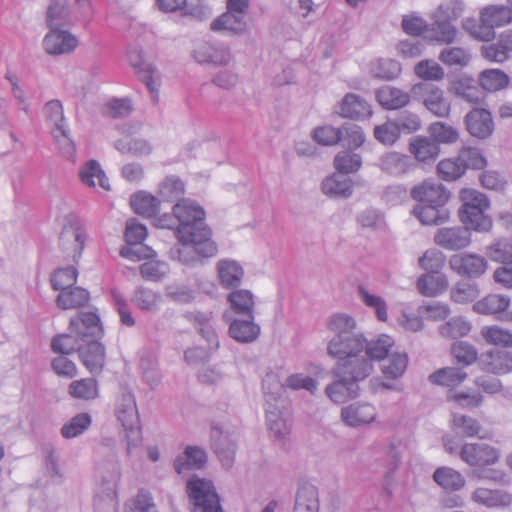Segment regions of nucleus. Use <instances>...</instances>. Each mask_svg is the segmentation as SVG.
<instances>
[{
    "instance_id": "nucleus-55",
    "label": "nucleus",
    "mask_w": 512,
    "mask_h": 512,
    "mask_svg": "<svg viewBox=\"0 0 512 512\" xmlns=\"http://www.w3.org/2000/svg\"><path fill=\"white\" fill-rule=\"evenodd\" d=\"M479 85L487 91H498L509 84L508 75L499 69H487L479 75Z\"/></svg>"
},
{
    "instance_id": "nucleus-30",
    "label": "nucleus",
    "mask_w": 512,
    "mask_h": 512,
    "mask_svg": "<svg viewBox=\"0 0 512 512\" xmlns=\"http://www.w3.org/2000/svg\"><path fill=\"white\" fill-rule=\"evenodd\" d=\"M409 152L418 162L429 163L438 157L440 147L431 137L415 136L410 139Z\"/></svg>"
},
{
    "instance_id": "nucleus-33",
    "label": "nucleus",
    "mask_w": 512,
    "mask_h": 512,
    "mask_svg": "<svg viewBox=\"0 0 512 512\" xmlns=\"http://www.w3.org/2000/svg\"><path fill=\"white\" fill-rule=\"evenodd\" d=\"M227 301L230 303V310L225 312H232V315L237 317L254 316L255 304L251 291L235 290L228 295Z\"/></svg>"
},
{
    "instance_id": "nucleus-59",
    "label": "nucleus",
    "mask_w": 512,
    "mask_h": 512,
    "mask_svg": "<svg viewBox=\"0 0 512 512\" xmlns=\"http://www.w3.org/2000/svg\"><path fill=\"white\" fill-rule=\"evenodd\" d=\"M185 187L183 181L175 176L166 177L159 186V193L162 200L166 202L181 201Z\"/></svg>"
},
{
    "instance_id": "nucleus-39",
    "label": "nucleus",
    "mask_w": 512,
    "mask_h": 512,
    "mask_svg": "<svg viewBox=\"0 0 512 512\" xmlns=\"http://www.w3.org/2000/svg\"><path fill=\"white\" fill-rule=\"evenodd\" d=\"M413 214L425 225H439L449 219V211L445 206L418 204Z\"/></svg>"
},
{
    "instance_id": "nucleus-9",
    "label": "nucleus",
    "mask_w": 512,
    "mask_h": 512,
    "mask_svg": "<svg viewBox=\"0 0 512 512\" xmlns=\"http://www.w3.org/2000/svg\"><path fill=\"white\" fill-rule=\"evenodd\" d=\"M191 512H223L220 497L213 482L192 475L186 482Z\"/></svg>"
},
{
    "instance_id": "nucleus-40",
    "label": "nucleus",
    "mask_w": 512,
    "mask_h": 512,
    "mask_svg": "<svg viewBox=\"0 0 512 512\" xmlns=\"http://www.w3.org/2000/svg\"><path fill=\"white\" fill-rule=\"evenodd\" d=\"M394 346V340L392 337L382 334L377 338L367 340L365 338L364 351L366 359H369L373 364L374 360H384Z\"/></svg>"
},
{
    "instance_id": "nucleus-29",
    "label": "nucleus",
    "mask_w": 512,
    "mask_h": 512,
    "mask_svg": "<svg viewBox=\"0 0 512 512\" xmlns=\"http://www.w3.org/2000/svg\"><path fill=\"white\" fill-rule=\"evenodd\" d=\"M46 24L51 30H62L72 25V16L66 0H50L46 11Z\"/></svg>"
},
{
    "instance_id": "nucleus-49",
    "label": "nucleus",
    "mask_w": 512,
    "mask_h": 512,
    "mask_svg": "<svg viewBox=\"0 0 512 512\" xmlns=\"http://www.w3.org/2000/svg\"><path fill=\"white\" fill-rule=\"evenodd\" d=\"M467 377V373L459 367H444L429 376L433 384L455 387L460 385Z\"/></svg>"
},
{
    "instance_id": "nucleus-10",
    "label": "nucleus",
    "mask_w": 512,
    "mask_h": 512,
    "mask_svg": "<svg viewBox=\"0 0 512 512\" xmlns=\"http://www.w3.org/2000/svg\"><path fill=\"white\" fill-rule=\"evenodd\" d=\"M87 240L85 222L75 213H69L63 218L59 235V244L63 251L72 254L73 259L80 258Z\"/></svg>"
},
{
    "instance_id": "nucleus-52",
    "label": "nucleus",
    "mask_w": 512,
    "mask_h": 512,
    "mask_svg": "<svg viewBox=\"0 0 512 512\" xmlns=\"http://www.w3.org/2000/svg\"><path fill=\"white\" fill-rule=\"evenodd\" d=\"M431 32L437 42L450 44L455 41L457 29L451 21L437 12L434 16V22L431 24Z\"/></svg>"
},
{
    "instance_id": "nucleus-61",
    "label": "nucleus",
    "mask_w": 512,
    "mask_h": 512,
    "mask_svg": "<svg viewBox=\"0 0 512 512\" xmlns=\"http://www.w3.org/2000/svg\"><path fill=\"white\" fill-rule=\"evenodd\" d=\"M78 271L73 266L59 268L50 278L51 286L56 291H64L72 287L77 281Z\"/></svg>"
},
{
    "instance_id": "nucleus-46",
    "label": "nucleus",
    "mask_w": 512,
    "mask_h": 512,
    "mask_svg": "<svg viewBox=\"0 0 512 512\" xmlns=\"http://www.w3.org/2000/svg\"><path fill=\"white\" fill-rule=\"evenodd\" d=\"M89 300V292L81 287H70L60 292L56 298V305L64 310L84 306Z\"/></svg>"
},
{
    "instance_id": "nucleus-18",
    "label": "nucleus",
    "mask_w": 512,
    "mask_h": 512,
    "mask_svg": "<svg viewBox=\"0 0 512 512\" xmlns=\"http://www.w3.org/2000/svg\"><path fill=\"white\" fill-rule=\"evenodd\" d=\"M449 266L458 275L472 279L482 276L488 264L486 259L478 254L460 253L450 257Z\"/></svg>"
},
{
    "instance_id": "nucleus-26",
    "label": "nucleus",
    "mask_w": 512,
    "mask_h": 512,
    "mask_svg": "<svg viewBox=\"0 0 512 512\" xmlns=\"http://www.w3.org/2000/svg\"><path fill=\"white\" fill-rule=\"evenodd\" d=\"M478 84L479 82L474 78L461 75L451 81L449 91L468 103L479 104L483 100L484 94Z\"/></svg>"
},
{
    "instance_id": "nucleus-8",
    "label": "nucleus",
    "mask_w": 512,
    "mask_h": 512,
    "mask_svg": "<svg viewBox=\"0 0 512 512\" xmlns=\"http://www.w3.org/2000/svg\"><path fill=\"white\" fill-rule=\"evenodd\" d=\"M365 346V336L362 333L345 337H332L327 344V354L337 359L336 364H349V368H357L362 363H367L370 371L373 364L362 354Z\"/></svg>"
},
{
    "instance_id": "nucleus-37",
    "label": "nucleus",
    "mask_w": 512,
    "mask_h": 512,
    "mask_svg": "<svg viewBox=\"0 0 512 512\" xmlns=\"http://www.w3.org/2000/svg\"><path fill=\"white\" fill-rule=\"evenodd\" d=\"M212 31H229L232 34H242L246 29L245 16L227 10L210 24Z\"/></svg>"
},
{
    "instance_id": "nucleus-6",
    "label": "nucleus",
    "mask_w": 512,
    "mask_h": 512,
    "mask_svg": "<svg viewBox=\"0 0 512 512\" xmlns=\"http://www.w3.org/2000/svg\"><path fill=\"white\" fill-rule=\"evenodd\" d=\"M115 415L125 430L127 453L130 455L142 443L140 419L132 392L121 390L115 403Z\"/></svg>"
},
{
    "instance_id": "nucleus-44",
    "label": "nucleus",
    "mask_w": 512,
    "mask_h": 512,
    "mask_svg": "<svg viewBox=\"0 0 512 512\" xmlns=\"http://www.w3.org/2000/svg\"><path fill=\"white\" fill-rule=\"evenodd\" d=\"M401 71L400 63L390 58H379L370 64L371 75L384 81H392L398 78Z\"/></svg>"
},
{
    "instance_id": "nucleus-36",
    "label": "nucleus",
    "mask_w": 512,
    "mask_h": 512,
    "mask_svg": "<svg viewBox=\"0 0 512 512\" xmlns=\"http://www.w3.org/2000/svg\"><path fill=\"white\" fill-rule=\"evenodd\" d=\"M419 293L426 297H435L448 289V279L444 274L427 273L417 280Z\"/></svg>"
},
{
    "instance_id": "nucleus-35",
    "label": "nucleus",
    "mask_w": 512,
    "mask_h": 512,
    "mask_svg": "<svg viewBox=\"0 0 512 512\" xmlns=\"http://www.w3.org/2000/svg\"><path fill=\"white\" fill-rule=\"evenodd\" d=\"M433 480L446 492H457L466 483L464 476L451 467H439L433 473Z\"/></svg>"
},
{
    "instance_id": "nucleus-7",
    "label": "nucleus",
    "mask_w": 512,
    "mask_h": 512,
    "mask_svg": "<svg viewBox=\"0 0 512 512\" xmlns=\"http://www.w3.org/2000/svg\"><path fill=\"white\" fill-rule=\"evenodd\" d=\"M265 397V412L268 430L275 439H283L289 434L290 428L281 415L283 403V386L274 377H267L263 381Z\"/></svg>"
},
{
    "instance_id": "nucleus-43",
    "label": "nucleus",
    "mask_w": 512,
    "mask_h": 512,
    "mask_svg": "<svg viewBox=\"0 0 512 512\" xmlns=\"http://www.w3.org/2000/svg\"><path fill=\"white\" fill-rule=\"evenodd\" d=\"M476 503L487 507L507 506L512 501L511 494L502 490H490L487 488H477L471 496Z\"/></svg>"
},
{
    "instance_id": "nucleus-41",
    "label": "nucleus",
    "mask_w": 512,
    "mask_h": 512,
    "mask_svg": "<svg viewBox=\"0 0 512 512\" xmlns=\"http://www.w3.org/2000/svg\"><path fill=\"white\" fill-rule=\"evenodd\" d=\"M408 355L406 353L395 352L386 357L381 364V372L385 379H400L408 366Z\"/></svg>"
},
{
    "instance_id": "nucleus-53",
    "label": "nucleus",
    "mask_w": 512,
    "mask_h": 512,
    "mask_svg": "<svg viewBox=\"0 0 512 512\" xmlns=\"http://www.w3.org/2000/svg\"><path fill=\"white\" fill-rule=\"evenodd\" d=\"M79 175L82 183L89 187H95L94 178H96L100 187L105 190L110 189L108 178L96 160H89L80 170Z\"/></svg>"
},
{
    "instance_id": "nucleus-23",
    "label": "nucleus",
    "mask_w": 512,
    "mask_h": 512,
    "mask_svg": "<svg viewBox=\"0 0 512 512\" xmlns=\"http://www.w3.org/2000/svg\"><path fill=\"white\" fill-rule=\"evenodd\" d=\"M194 59L201 64H212L214 66H226L231 61V52L229 47L223 44H212L203 42L199 44L194 52Z\"/></svg>"
},
{
    "instance_id": "nucleus-54",
    "label": "nucleus",
    "mask_w": 512,
    "mask_h": 512,
    "mask_svg": "<svg viewBox=\"0 0 512 512\" xmlns=\"http://www.w3.org/2000/svg\"><path fill=\"white\" fill-rule=\"evenodd\" d=\"M91 423L92 418L90 414L78 413L61 427V436L65 439L76 438L88 430Z\"/></svg>"
},
{
    "instance_id": "nucleus-24",
    "label": "nucleus",
    "mask_w": 512,
    "mask_h": 512,
    "mask_svg": "<svg viewBox=\"0 0 512 512\" xmlns=\"http://www.w3.org/2000/svg\"><path fill=\"white\" fill-rule=\"evenodd\" d=\"M378 166L388 175L401 177L413 171L417 165L410 156L392 151L379 158Z\"/></svg>"
},
{
    "instance_id": "nucleus-21",
    "label": "nucleus",
    "mask_w": 512,
    "mask_h": 512,
    "mask_svg": "<svg viewBox=\"0 0 512 512\" xmlns=\"http://www.w3.org/2000/svg\"><path fill=\"white\" fill-rule=\"evenodd\" d=\"M469 134L478 139H487L494 131V122L489 110L474 108L464 117Z\"/></svg>"
},
{
    "instance_id": "nucleus-45",
    "label": "nucleus",
    "mask_w": 512,
    "mask_h": 512,
    "mask_svg": "<svg viewBox=\"0 0 512 512\" xmlns=\"http://www.w3.org/2000/svg\"><path fill=\"white\" fill-rule=\"evenodd\" d=\"M346 174H334L327 177L322 182V191L324 194L332 197L347 198L352 194L351 180Z\"/></svg>"
},
{
    "instance_id": "nucleus-51",
    "label": "nucleus",
    "mask_w": 512,
    "mask_h": 512,
    "mask_svg": "<svg viewBox=\"0 0 512 512\" xmlns=\"http://www.w3.org/2000/svg\"><path fill=\"white\" fill-rule=\"evenodd\" d=\"M69 331L70 333L68 334H59L52 338L51 349L53 352L62 355L79 352L82 340L71 330V323L69 324Z\"/></svg>"
},
{
    "instance_id": "nucleus-22",
    "label": "nucleus",
    "mask_w": 512,
    "mask_h": 512,
    "mask_svg": "<svg viewBox=\"0 0 512 512\" xmlns=\"http://www.w3.org/2000/svg\"><path fill=\"white\" fill-rule=\"evenodd\" d=\"M78 44L77 37L67 30H51L43 39V48L49 55L70 54Z\"/></svg>"
},
{
    "instance_id": "nucleus-25",
    "label": "nucleus",
    "mask_w": 512,
    "mask_h": 512,
    "mask_svg": "<svg viewBox=\"0 0 512 512\" xmlns=\"http://www.w3.org/2000/svg\"><path fill=\"white\" fill-rule=\"evenodd\" d=\"M207 461V453L202 447L189 445L175 458L173 467L177 474H183L190 470L203 469Z\"/></svg>"
},
{
    "instance_id": "nucleus-64",
    "label": "nucleus",
    "mask_w": 512,
    "mask_h": 512,
    "mask_svg": "<svg viewBox=\"0 0 512 512\" xmlns=\"http://www.w3.org/2000/svg\"><path fill=\"white\" fill-rule=\"evenodd\" d=\"M471 330V325L462 317L451 318L439 327L440 334L445 338L457 339L466 336Z\"/></svg>"
},
{
    "instance_id": "nucleus-11",
    "label": "nucleus",
    "mask_w": 512,
    "mask_h": 512,
    "mask_svg": "<svg viewBox=\"0 0 512 512\" xmlns=\"http://www.w3.org/2000/svg\"><path fill=\"white\" fill-rule=\"evenodd\" d=\"M411 95L436 117L445 118L450 113V102L445 98L443 90L434 84L427 82L414 84L411 87Z\"/></svg>"
},
{
    "instance_id": "nucleus-57",
    "label": "nucleus",
    "mask_w": 512,
    "mask_h": 512,
    "mask_svg": "<svg viewBox=\"0 0 512 512\" xmlns=\"http://www.w3.org/2000/svg\"><path fill=\"white\" fill-rule=\"evenodd\" d=\"M68 390L69 394L76 399L93 400L98 397V383L94 378L73 381Z\"/></svg>"
},
{
    "instance_id": "nucleus-58",
    "label": "nucleus",
    "mask_w": 512,
    "mask_h": 512,
    "mask_svg": "<svg viewBox=\"0 0 512 512\" xmlns=\"http://www.w3.org/2000/svg\"><path fill=\"white\" fill-rule=\"evenodd\" d=\"M486 255L492 261L512 264V239L502 238L486 248Z\"/></svg>"
},
{
    "instance_id": "nucleus-17",
    "label": "nucleus",
    "mask_w": 512,
    "mask_h": 512,
    "mask_svg": "<svg viewBox=\"0 0 512 512\" xmlns=\"http://www.w3.org/2000/svg\"><path fill=\"white\" fill-rule=\"evenodd\" d=\"M479 369L493 375H505L512 372V352L493 348L483 352L478 359Z\"/></svg>"
},
{
    "instance_id": "nucleus-34",
    "label": "nucleus",
    "mask_w": 512,
    "mask_h": 512,
    "mask_svg": "<svg viewBox=\"0 0 512 512\" xmlns=\"http://www.w3.org/2000/svg\"><path fill=\"white\" fill-rule=\"evenodd\" d=\"M156 5L163 12L179 11L182 16H190L196 19L204 15L203 6L198 0L189 2L188 0H156Z\"/></svg>"
},
{
    "instance_id": "nucleus-48",
    "label": "nucleus",
    "mask_w": 512,
    "mask_h": 512,
    "mask_svg": "<svg viewBox=\"0 0 512 512\" xmlns=\"http://www.w3.org/2000/svg\"><path fill=\"white\" fill-rule=\"evenodd\" d=\"M510 299L504 295L490 294L473 304V310L482 315L496 314L505 311Z\"/></svg>"
},
{
    "instance_id": "nucleus-42",
    "label": "nucleus",
    "mask_w": 512,
    "mask_h": 512,
    "mask_svg": "<svg viewBox=\"0 0 512 512\" xmlns=\"http://www.w3.org/2000/svg\"><path fill=\"white\" fill-rule=\"evenodd\" d=\"M450 427L456 436L462 438L479 436L481 431V425L477 419L458 413L452 414Z\"/></svg>"
},
{
    "instance_id": "nucleus-16",
    "label": "nucleus",
    "mask_w": 512,
    "mask_h": 512,
    "mask_svg": "<svg viewBox=\"0 0 512 512\" xmlns=\"http://www.w3.org/2000/svg\"><path fill=\"white\" fill-rule=\"evenodd\" d=\"M129 62L134 68L140 81H142L150 92L153 101L158 99L160 86V74L156 68L142 58V53L137 48L130 49L127 53Z\"/></svg>"
},
{
    "instance_id": "nucleus-50",
    "label": "nucleus",
    "mask_w": 512,
    "mask_h": 512,
    "mask_svg": "<svg viewBox=\"0 0 512 512\" xmlns=\"http://www.w3.org/2000/svg\"><path fill=\"white\" fill-rule=\"evenodd\" d=\"M327 328L334 334L333 337L341 338L358 333L355 332V319L345 313H337L330 316L327 320Z\"/></svg>"
},
{
    "instance_id": "nucleus-1",
    "label": "nucleus",
    "mask_w": 512,
    "mask_h": 512,
    "mask_svg": "<svg viewBox=\"0 0 512 512\" xmlns=\"http://www.w3.org/2000/svg\"><path fill=\"white\" fill-rule=\"evenodd\" d=\"M172 211L178 219L175 235L179 242L192 243L203 258L215 256L217 245L211 239V230L204 221V209L194 201L182 199L173 206Z\"/></svg>"
},
{
    "instance_id": "nucleus-62",
    "label": "nucleus",
    "mask_w": 512,
    "mask_h": 512,
    "mask_svg": "<svg viewBox=\"0 0 512 512\" xmlns=\"http://www.w3.org/2000/svg\"><path fill=\"white\" fill-rule=\"evenodd\" d=\"M340 143L348 149H357L365 142V134L362 128L353 123H345L340 127Z\"/></svg>"
},
{
    "instance_id": "nucleus-31",
    "label": "nucleus",
    "mask_w": 512,
    "mask_h": 512,
    "mask_svg": "<svg viewBox=\"0 0 512 512\" xmlns=\"http://www.w3.org/2000/svg\"><path fill=\"white\" fill-rule=\"evenodd\" d=\"M339 114L344 118L365 119L372 115L371 106L359 95L348 93L340 103Z\"/></svg>"
},
{
    "instance_id": "nucleus-38",
    "label": "nucleus",
    "mask_w": 512,
    "mask_h": 512,
    "mask_svg": "<svg viewBox=\"0 0 512 512\" xmlns=\"http://www.w3.org/2000/svg\"><path fill=\"white\" fill-rule=\"evenodd\" d=\"M160 201L153 195L140 191L130 198V205L133 211L146 218L155 217L159 211Z\"/></svg>"
},
{
    "instance_id": "nucleus-32",
    "label": "nucleus",
    "mask_w": 512,
    "mask_h": 512,
    "mask_svg": "<svg viewBox=\"0 0 512 512\" xmlns=\"http://www.w3.org/2000/svg\"><path fill=\"white\" fill-rule=\"evenodd\" d=\"M217 270L220 283L224 288L234 289L240 286L244 271L235 260H220L217 264Z\"/></svg>"
},
{
    "instance_id": "nucleus-28",
    "label": "nucleus",
    "mask_w": 512,
    "mask_h": 512,
    "mask_svg": "<svg viewBox=\"0 0 512 512\" xmlns=\"http://www.w3.org/2000/svg\"><path fill=\"white\" fill-rule=\"evenodd\" d=\"M375 96L378 103L386 110L401 109L407 106L412 98L411 92L390 85L379 88Z\"/></svg>"
},
{
    "instance_id": "nucleus-56",
    "label": "nucleus",
    "mask_w": 512,
    "mask_h": 512,
    "mask_svg": "<svg viewBox=\"0 0 512 512\" xmlns=\"http://www.w3.org/2000/svg\"><path fill=\"white\" fill-rule=\"evenodd\" d=\"M481 336L490 345L512 348V331L498 325L483 327Z\"/></svg>"
},
{
    "instance_id": "nucleus-12",
    "label": "nucleus",
    "mask_w": 512,
    "mask_h": 512,
    "mask_svg": "<svg viewBox=\"0 0 512 512\" xmlns=\"http://www.w3.org/2000/svg\"><path fill=\"white\" fill-rule=\"evenodd\" d=\"M460 459L474 468H485L498 463L501 452L484 442L464 443L459 451Z\"/></svg>"
},
{
    "instance_id": "nucleus-20",
    "label": "nucleus",
    "mask_w": 512,
    "mask_h": 512,
    "mask_svg": "<svg viewBox=\"0 0 512 512\" xmlns=\"http://www.w3.org/2000/svg\"><path fill=\"white\" fill-rule=\"evenodd\" d=\"M211 448L217 455L222 465L230 468L233 465L235 453L237 450L236 440L228 432H224L221 427L213 425L211 428Z\"/></svg>"
},
{
    "instance_id": "nucleus-3",
    "label": "nucleus",
    "mask_w": 512,
    "mask_h": 512,
    "mask_svg": "<svg viewBox=\"0 0 512 512\" xmlns=\"http://www.w3.org/2000/svg\"><path fill=\"white\" fill-rule=\"evenodd\" d=\"M335 380L326 386L325 394L334 403H345L360 396L359 383L368 378L373 371L367 363L349 368V364H335L332 368Z\"/></svg>"
},
{
    "instance_id": "nucleus-60",
    "label": "nucleus",
    "mask_w": 512,
    "mask_h": 512,
    "mask_svg": "<svg viewBox=\"0 0 512 512\" xmlns=\"http://www.w3.org/2000/svg\"><path fill=\"white\" fill-rule=\"evenodd\" d=\"M451 354L458 364L469 366L478 362V351L472 344L466 341H456L451 346Z\"/></svg>"
},
{
    "instance_id": "nucleus-15",
    "label": "nucleus",
    "mask_w": 512,
    "mask_h": 512,
    "mask_svg": "<svg viewBox=\"0 0 512 512\" xmlns=\"http://www.w3.org/2000/svg\"><path fill=\"white\" fill-rule=\"evenodd\" d=\"M410 196L420 204L445 206L450 198V192L440 182L433 179H426L413 186L410 191Z\"/></svg>"
},
{
    "instance_id": "nucleus-63",
    "label": "nucleus",
    "mask_w": 512,
    "mask_h": 512,
    "mask_svg": "<svg viewBox=\"0 0 512 512\" xmlns=\"http://www.w3.org/2000/svg\"><path fill=\"white\" fill-rule=\"evenodd\" d=\"M115 148L122 154L144 156L151 152V146L143 139L125 138L115 142Z\"/></svg>"
},
{
    "instance_id": "nucleus-4",
    "label": "nucleus",
    "mask_w": 512,
    "mask_h": 512,
    "mask_svg": "<svg viewBox=\"0 0 512 512\" xmlns=\"http://www.w3.org/2000/svg\"><path fill=\"white\" fill-rule=\"evenodd\" d=\"M100 486L94 498V512H118L117 487L121 478L118 458L111 454L98 467Z\"/></svg>"
},
{
    "instance_id": "nucleus-19",
    "label": "nucleus",
    "mask_w": 512,
    "mask_h": 512,
    "mask_svg": "<svg viewBox=\"0 0 512 512\" xmlns=\"http://www.w3.org/2000/svg\"><path fill=\"white\" fill-rule=\"evenodd\" d=\"M470 227L453 226L439 228L434 234V242L445 250L458 251L471 243Z\"/></svg>"
},
{
    "instance_id": "nucleus-5",
    "label": "nucleus",
    "mask_w": 512,
    "mask_h": 512,
    "mask_svg": "<svg viewBox=\"0 0 512 512\" xmlns=\"http://www.w3.org/2000/svg\"><path fill=\"white\" fill-rule=\"evenodd\" d=\"M460 200L462 205L458 215L463 225L480 232L488 231L492 220L486 214L490 207L487 196L475 189L464 188L460 191Z\"/></svg>"
},
{
    "instance_id": "nucleus-47",
    "label": "nucleus",
    "mask_w": 512,
    "mask_h": 512,
    "mask_svg": "<svg viewBox=\"0 0 512 512\" xmlns=\"http://www.w3.org/2000/svg\"><path fill=\"white\" fill-rule=\"evenodd\" d=\"M481 20L494 29L512 21V9L505 5H490L481 10Z\"/></svg>"
},
{
    "instance_id": "nucleus-2",
    "label": "nucleus",
    "mask_w": 512,
    "mask_h": 512,
    "mask_svg": "<svg viewBox=\"0 0 512 512\" xmlns=\"http://www.w3.org/2000/svg\"><path fill=\"white\" fill-rule=\"evenodd\" d=\"M71 330L82 340L79 358L92 373L99 374L105 364V347L99 342L103 327L96 312H81L71 319Z\"/></svg>"
},
{
    "instance_id": "nucleus-14",
    "label": "nucleus",
    "mask_w": 512,
    "mask_h": 512,
    "mask_svg": "<svg viewBox=\"0 0 512 512\" xmlns=\"http://www.w3.org/2000/svg\"><path fill=\"white\" fill-rule=\"evenodd\" d=\"M222 318L229 325L228 335L238 343H252L260 335V326L254 316L237 317L232 312H224Z\"/></svg>"
},
{
    "instance_id": "nucleus-27",
    "label": "nucleus",
    "mask_w": 512,
    "mask_h": 512,
    "mask_svg": "<svg viewBox=\"0 0 512 512\" xmlns=\"http://www.w3.org/2000/svg\"><path fill=\"white\" fill-rule=\"evenodd\" d=\"M376 409L369 403H354L341 410L342 421L350 427H359L373 422Z\"/></svg>"
},
{
    "instance_id": "nucleus-13",
    "label": "nucleus",
    "mask_w": 512,
    "mask_h": 512,
    "mask_svg": "<svg viewBox=\"0 0 512 512\" xmlns=\"http://www.w3.org/2000/svg\"><path fill=\"white\" fill-rule=\"evenodd\" d=\"M124 236L128 246L121 249L122 256L131 260H141L155 254L149 247L141 245L147 236V229L144 225L134 220L127 222Z\"/></svg>"
}]
</instances>
